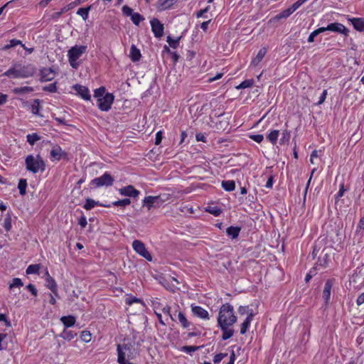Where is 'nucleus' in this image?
<instances>
[{"label":"nucleus","instance_id":"1","mask_svg":"<svg viewBox=\"0 0 364 364\" xmlns=\"http://www.w3.org/2000/svg\"><path fill=\"white\" fill-rule=\"evenodd\" d=\"M135 344L134 338H124L122 344L117 345V361L119 364H134L129 360L134 359L139 355Z\"/></svg>","mask_w":364,"mask_h":364},{"label":"nucleus","instance_id":"2","mask_svg":"<svg viewBox=\"0 0 364 364\" xmlns=\"http://www.w3.org/2000/svg\"><path fill=\"white\" fill-rule=\"evenodd\" d=\"M35 72L36 68L32 65L14 64L5 72L4 75L13 78H26L33 76Z\"/></svg>","mask_w":364,"mask_h":364},{"label":"nucleus","instance_id":"3","mask_svg":"<svg viewBox=\"0 0 364 364\" xmlns=\"http://www.w3.org/2000/svg\"><path fill=\"white\" fill-rule=\"evenodd\" d=\"M221 321L222 324L233 325L237 321V316L234 314L233 306L229 303H226L220 309L218 324Z\"/></svg>","mask_w":364,"mask_h":364},{"label":"nucleus","instance_id":"4","mask_svg":"<svg viewBox=\"0 0 364 364\" xmlns=\"http://www.w3.org/2000/svg\"><path fill=\"white\" fill-rule=\"evenodd\" d=\"M26 169L33 173H36L39 171H44L46 164L40 155L34 157L33 155H28L25 160Z\"/></svg>","mask_w":364,"mask_h":364},{"label":"nucleus","instance_id":"5","mask_svg":"<svg viewBox=\"0 0 364 364\" xmlns=\"http://www.w3.org/2000/svg\"><path fill=\"white\" fill-rule=\"evenodd\" d=\"M86 46H75L68 50V60L72 68L76 69L79 66L77 60L86 52Z\"/></svg>","mask_w":364,"mask_h":364},{"label":"nucleus","instance_id":"6","mask_svg":"<svg viewBox=\"0 0 364 364\" xmlns=\"http://www.w3.org/2000/svg\"><path fill=\"white\" fill-rule=\"evenodd\" d=\"M164 202V200L161 198V196H149L143 200V206L146 207L148 210H151L152 208H159Z\"/></svg>","mask_w":364,"mask_h":364},{"label":"nucleus","instance_id":"7","mask_svg":"<svg viewBox=\"0 0 364 364\" xmlns=\"http://www.w3.org/2000/svg\"><path fill=\"white\" fill-rule=\"evenodd\" d=\"M114 96L112 93L107 92L104 97L97 99V104L99 109L104 112H107L110 109L111 106L114 102Z\"/></svg>","mask_w":364,"mask_h":364},{"label":"nucleus","instance_id":"8","mask_svg":"<svg viewBox=\"0 0 364 364\" xmlns=\"http://www.w3.org/2000/svg\"><path fill=\"white\" fill-rule=\"evenodd\" d=\"M132 247L136 252L148 261L152 260V257L146 250L145 245L140 240H135L132 242Z\"/></svg>","mask_w":364,"mask_h":364},{"label":"nucleus","instance_id":"9","mask_svg":"<svg viewBox=\"0 0 364 364\" xmlns=\"http://www.w3.org/2000/svg\"><path fill=\"white\" fill-rule=\"evenodd\" d=\"M113 182L114 178L112 176L106 172L102 176L94 178L91 181V184L95 185L96 187L110 186L113 184Z\"/></svg>","mask_w":364,"mask_h":364},{"label":"nucleus","instance_id":"10","mask_svg":"<svg viewBox=\"0 0 364 364\" xmlns=\"http://www.w3.org/2000/svg\"><path fill=\"white\" fill-rule=\"evenodd\" d=\"M151 31L156 38H161L164 36V25L159 21L158 18H154L150 21Z\"/></svg>","mask_w":364,"mask_h":364},{"label":"nucleus","instance_id":"11","mask_svg":"<svg viewBox=\"0 0 364 364\" xmlns=\"http://www.w3.org/2000/svg\"><path fill=\"white\" fill-rule=\"evenodd\" d=\"M328 31L343 34L346 37L349 35V30L341 23H331L328 24Z\"/></svg>","mask_w":364,"mask_h":364},{"label":"nucleus","instance_id":"12","mask_svg":"<svg viewBox=\"0 0 364 364\" xmlns=\"http://www.w3.org/2000/svg\"><path fill=\"white\" fill-rule=\"evenodd\" d=\"M119 193L122 196L133 197L134 198H137L140 193V192L132 185L121 188L119 190Z\"/></svg>","mask_w":364,"mask_h":364},{"label":"nucleus","instance_id":"13","mask_svg":"<svg viewBox=\"0 0 364 364\" xmlns=\"http://www.w3.org/2000/svg\"><path fill=\"white\" fill-rule=\"evenodd\" d=\"M330 261L329 255L326 251V250H323L321 254L318 256V259L317 262L316 263L314 269H320V267L324 268L328 265V262Z\"/></svg>","mask_w":364,"mask_h":364},{"label":"nucleus","instance_id":"14","mask_svg":"<svg viewBox=\"0 0 364 364\" xmlns=\"http://www.w3.org/2000/svg\"><path fill=\"white\" fill-rule=\"evenodd\" d=\"M40 80L41 82H48L52 80L55 77V73L50 68H43L40 70Z\"/></svg>","mask_w":364,"mask_h":364},{"label":"nucleus","instance_id":"15","mask_svg":"<svg viewBox=\"0 0 364 364\" xmlns=\"http://www.w3.org/2000/svg\"><path fill=\"white\" fill-rule=\"evenodd\" d=\"M50 159L52 161L57 160L60 161L62 158H67L68 154L63 151L60 146L56 145L55 146L50 153Z\"/></svg>","mask_w":364,"mask_h":364},{"label":"nucleus","instance_id":"16","mask_svg":"<svg viewBox=\"0 0 364 364\" xmlns=\"http://www.w3.org/2000/svg\"><path fill=\"white\" fill-rule=\"evenodd\" d=\"M73 89L83 100H90L91 96L90 94V91L87 87L77 84L73 86Z\"/></svg>","mask_w":364,"mask_h":364},{"label":"nucleus","instance_id":"17","mask_svg":"<svg viewBox=\"0 0 364 364\" xmlns=\"http://www.w3.org/2000/svg\"><path fill=\"white\" fill-rule=\"evenodd\" d=\"M191 310L194 316L203 319H209L208 312L203 308L191 305Z\"/></svg>","mask_w":364,"mask_h":364},{"label":"nucleus","instance_id":"18","mask_svg":"<svg viewBox=\"0 0 364 364\" xmlns=\"http://www.w3.org/2000/svg\"><path fill=\"white\" fill-rule=\"evenodd\" d=\"M218 326L223 331L222 339L223 341L228 340L233 336L235 331L232 328H229L231 325L222 324L220 321Z\"/></svg>","mask_w":364,"mask_h":364},{"label":"nucleus","instance_id":"19","mask_svg":"<svg viewBox=\"0 0 364 364\" xmlns=\"http://www.w3.org/2000/svg\"><path fill=\"white\" fill-rule=\"evenodd\" d=\"M47 277L46 279V287L56 296H58V286L53 277H51L48 271L46 273Z\"/></svg>","mask_w":364,"mask_h":364},{"label":"nucleus","instance_id":"20","mask_svg":"<svg viewBox=\"0 0 364 364\" xmlns=\"http://www.w3.org/2000/svg\"><path fill=\"white\" fill-rule=\"evenodd\" d=\"M333 287V280L328 279L324 286L323 291V297L325 299L326 303H328L331 298V291Z\"/></svg>","mask_w":364,"mask_h":364},{"label":"nucleus","instance_id":"21","mask_svg":"<svg viewBox=\"0 0 364 364\" xmlns=\"http://www.w3.org/2000/svg\"><path fill=\"white\" fill-rule=\"evenodd\" d=\"M349 20L351 21L354 28L356 31H360V32L364 31V18H350Z\"/></svg>","mask_w":364,"mask_h":364},{"label":"nucleus","instance_id":"22","mask_svg":"<svg viewBox=\"0 0 364 364\" xmlns=\"http://www.w3.org/2000/svg\"><path fill=\"white\" fill-rule=\"evenodd\" d=\"M129 57L133 62H137L140 60L141 55L140 50L135 45H132L130 48Z\"/></svg>","mask_w":364,"mask_h":364},{"label":"nucleus","instance_id":"23","mask_svg":"<svg viewBox=\"0 0 364 364\" xmlns=\"http://www.w3.org/2000/svg\"><path fill=\"white\" fill-rule=\"evenodd\" d=\"M253 316H254L253 311L251 310L250 313H249V315L247 316V317L246 318L245 321L241 324V328H240V333L241 334H245L247 332L248 326H250V324L253 318Z\"/></svg>","mask_w":364,"mask_h":364},{"label":"nucleus","instance_id":"24","mask_svg":"<svg viewBox=\"0 0 364 364\" xmlns=\"http://www.w3.org/2000/svg\"><path fill=\"white\" fill-rule=\"evenodd\" d=\"M241 230L240 227L230 226L226 229L227 235L232 239H236Z\"/></svg>","mask_w":364,"mask_h":364},{"label":"nucleus","instance_id":"25","mask_svg":"<svg viewBox=\"0 0 364 364\" xmlns=\"http://www.w3.org/2000/svg\"><path fill=\"white\" fill-rule=\"evenodd\" d=\"M60 321L66 328H68L75 324V318L73 316H64L60 318Z\"/></svg>","mask_w":364,"mask_h":364},{"label":"nucleus","instance_id":"26","mask_svg":"<svg viewBox=\"0 0 364 364\" xmlns=\"http://www.w3.org/2000/svg\"><path fill=\"white\" fill-rule=\"evenodd\" d=\"M176 1V0H159L158 6L161 10H166L173 6Z\"/></svg>","mask_w":364,"mask_h":364},{"label":"nucleus","instance_id":"27","mask_svg":"<svg viewBox=\"0 0 364 364\" xmlns=\"http://www.w3.org/2000/svg\"><path fill=\"white\" fill-rule=\"evenodd\" d=\"M266 53L267 49L265 48H261L257 53V56L252 60V64L257 65L262 60Z\"/></svg>","mask_w":364,"mask_h":364},{"label":"nucleus","instance_id":"28","mask_svg":"<svg viewBox=\"0 0 364 364\" xmlns=\"http://www.w3.org/2000/svg\"><path fill=\"white\" fill-rule=\"evenodd\" d=\"M222 187L226 191H232L235 190V183L234 181H232V180L223 181H222Z\"/></svg>","mask_w":364,"mask_h":364},{"label":"nucleus","instance_id":"29","mask_svg":"<svg viewBox=\"0 0 364 364\" xmlns=\"http://www.w3.org/2000/svg\"><path fill=\"white\" fill-rule=\"evenodd\" d=\"M41 265L40 264H31L27 267L26 272L27 274H39V269H41Z\"/></svg>","mask_w":364,"mask_h":364},{"label":"nucleus","instance_id":"30","mask_svg":"<svg viewBox=\"0 0 364 364\" xmlns=\"http://www.w3.org/2000/svg\"><path fill=\"white\" fill-rule=\"evenodd\" d=\"M178 321L183 328H186L190 326V322L186 318L185 314L180 311L178 315Z\"/></svg>","mask_w":364,"mask_h":364},{"label":"nucleus","instance_id":"31","mask_svg":"<svg viewBox=\"0 0 364 364\" xmlns=\"http://www.w3.org/2000/svg\"><path fill=\"white\" fill-rule=\"evenodd\" d=\"M18 45H21L23 48H26V46L24 44L22 43V42L20 41V40H17V39H11L10 41H9V43L6 45L4 48H3V50H9L11 48H14Z\"/></svg>","mask_w":364,"mask_h":364},{"label":"nucleus","instance_id":"32","mask_svg":"<svg viewBox=\"0 0 364 364\" xmlns=\"http://www.w3.org/2000/svg\"><path fill=\"white\" fill-rule=\"evenodd\" d=\"M33 91V88L32 87H15L14 89V92L15 94L23 95L28 92H31Z\"/></svg>","mask_w":364,"mask_h":364},{"label":"nucleus","instance_id":"33","mask_svg":"<svg viewBox=\"0 0 364 364\" xmlns=\"http://www.w3.org/2000/svg\"><path fill=\"white\" fill-rule=\"evenodd\" d=\"M77 336V333L73 331H67L64 330L63 332L60 334V336L67 341H70L73 339Z\"/></svg>","mask_w":364,"mask_h":364},{"label":"nucleus","instance_id":"34","mask_svg":"<svg viewBox=\"0 0 364 364\" xmlns=\"http://www.w3.org/2000/svg\"><path fill=\"white\" fill-rule=\"evenodd\" d=\"M27 182L26 179L21 178L18 181V188L21 196H24L26 193Z\"/></svg>","mask_w":364,"mask_h":364},{"label":"nucleus","instance_id":"35","mask_svg":"<svg viewBox=\"0 0 364 364\" xmlns=\"http://www.w3.org/2000/svg\"><path fill=\"white\" fill-rule=\"evenodd\" d=\"M293 13L294 12L292 11L291 9L289 7L288 9L284 10L283 11L275 16L274 18L277 20H279L281 18H287Z\"/></svg>","mask_w":364,"mask_h":364},{"label":"nucleus","instance_id":"36","mask_svg":"<svg viewBox=\"0 0 364 364\" xmlns=\"http://www.w3.org/2000/svg\"><path fill=\"white\" fill-rule=\"evenodd\" d=\"M278 136L279 131L273 130L267 135V138L272 144H275L277 143Z\"/></svg>","mask_w":364,"mask_h":364},{"label":"nucleus","instance_id":"37","mask_svg":"<svg viewBox=\"0 0 364 364\" xmlns=\"http://www.w3.org/2000/svg\"><path fill=\"white\" fill-rule=\"evenodd\" d=\"M131 20L134 24L139 26L140 22L144 20V18L139 13H134L131 16Z\"/></svg>","mask_w":364,"mask_h":364},{"label":"nucleus","instance_id":"38","mask_svg":"<svg viewBox=\"0 0 364 364\" xmlns=\"http://www.w3.org/2000/svg\"><path fill=\"white\" fill-rule=\"evenodd\" d=\"M91 9V6L87 7V8H80L77 11V14L82 16L83 20H87L88 18V14Z\"/></svg>","mask_w":364,"mask_h":364},{"label":"nucleus","instance_id":"39","mask_svg":"<svg viewBox=\"0 0 364 364\" xmlns=\"http://www.w3.org/2000/svg\"><path fill=\"white\" fill-rule=\"evenodd\" d=\"M99 202L95 201L93 199L91 198H87L85 200V203L83 205V208L87 210H91L92 208H94L95 205H98Z\"/></svg>","mask_w":364,"mask_h":364},{"label":"nucleus","instance_id":"40","mask_svg":"<svg viewBox=\"0 0 364 364\" xmlns=\"http://www.w3.org/2000/svg\"><path fill=\"white\" fill-rule=\"evenodd\" d=\"M290 136H291L290 132L285 129L282 132V136L281 139H279L280 144H288L290 140Z\"/></svg>","mask_w":364,"mask_h":364},{"label":"nucleus","instance_id":"41","mask_svg":"<svg viewBox=\"0 0 364 364\" xmlns=\"http://www.w3.org/2000/svg\"><path fill=\"white\" fill-rule=\"evenodd\" d=\"M26 139H27V141L31 145H34V144L37 141L40 140L41 137H40V136L37 133H33V134H28L27 136H26Z\"/></svg>","mask_w":364,"mask_h":364},{"label":"nucleus","instance_id":"42","mask_svg":"<svg viewBox=\"0 0 364 364\" xmlns=\"http://www.w3.org/2000/svg\"><path fill=\"white\" fill-rule=\"evenodd\" d=\"M181 38V36H179L176 39L172 38L170 36L167 37V42L170 47L173 48H176L179 45V41Z\"/></svg>","mask_w":364,"mask_h":364},{"label":"nucleus","instance_id":"43","mask_svg":"<svg viewBox=\"0 0 364 364\" xmlns=\"http://www.w3.org/2000/svg\"><path fill=\"white\" fill-rule=\"evenodd\" d=\"M131 203V200L129 198H124L122 200H116L112 203V205L114 206H121L125 207Z\"/></svg>","mask_w":364,"mask_h":364},{"label":"nucleus","instance_id":"44","mask_svg":"<svg viewBox=\"0 0 364 364\" xmlns=\"http://www.w3.org/2000/svg\"><path fill=\"white\" fill-rule=\"evenodd\" d=\"M200 348V346H185L181 348V350L186 353L191 354V353H193L198 350Z\"/></svg>","mask_w":364,"mask_h":364},{"label":"nucleus","instance_id":"45","mask_svg":"<svg viewBox=\"0 0 364 364\" xmlns=\"http://www.w3.org/2000/svg\"><path fill=\"white\" fill-rule=\"evenodd\" d=\"M23 285L22 281L19 278H14L12 280V282L9 284V289L12 290L15 287L20 288Z\"/></svg>","mask_w":364,"mask_h":364},{"label":"nucleus","instance_id":"46","mask_svg":"<svg viewBox=\"0 0 364 364\" xmlns=\"http://www.w3.org/2000/svg\"><path fill=\"white\" fill-rule=\"evenodd\" d=\"M11 217L9 213H8L6 215V218L4 219V228H5V230L9 232L11 230Z\"/></svg>","mask_w":364,"mask_h":364},{"label":"nucleus","instance_id":"47","mask_svg":"<svg viewBox=\"0 0 364 364\" xmlns=\"http://www.w3.org/2000/svg\"><path fill=\"white\" fill-rule=\"evenodd\" d=\"M84 0H75L73 2H71L68 5L64 6L63 8V12H67L74 8L75 6L80 4Z\"/></svg>","mask_w":364,"mask_h":364},{"label":"nucleus","instance_id":"48","mask_svg":"<svg viewBox=\"0 0 364 364\" xmlns=\"http://www.w3.org/2000/svg\"><path fill=\"white\" fill-rule=\"evenodd\" d=\"M105 95V87H100L96 90H95L94 92V97L99 99L102 97H104Z\"/></svg>","mask_w":364,"mask_h":364},{"label":"nucleus","instance_id":"49","mask_svg":"<svg viewBox=\"0 0 364 364\" xmlns=\"http://www.w3.org/2000/svg\"><path fill=\"white\" fill-rule=\"evenodd\" d=\"M43 90L49 92H55L57 91L56 82H53L43 87Z\"/></svg>","mask_w":364,"mask_h":364},{"label":"nucleus","instance_id":"50","mask_svg":"<svg viewBox=\"0 0 364 364\" xmlns=\"http://www.w3.org/2000/svg\"><path fill=\"white\" fill-rule=\"evenodd\" d=\"M346 188H344V184L342 183L340 186V189L338 192V193L336 194V201H335V204L337 205L338 201H339V199L343 196L345 191H346Z\"/></svg>","mask_w":364,"mask_h":364},{"label":"nucleus","instance_id":"51","mask_svg":"<svg viewBox=\"0 0 364 364\" xmlns=\"http://www.w3.org/2000/svg\"><path fill=\"white\" fill-rule=\"evenodd\" d=\"M134 303H141L143 304V301L141 299H138L135 296H129L126 299V304L127 305H132Z\"/></svg>","mask_w":364,"mask_h":364},{"label":"nucleus","instance_id":"52","mask_svg":"<svg viewBox=\"0 0 364 364\" xmlns=\"http://www.w3.org/2000/svg\"><path fill=\"white\" fill-rule=\"evenodd\" d=\"M39 103L40 100L36 99L34 100V103L31 105V112L33 114H38L39 111Z\"/></svg>","mask_w":364,"mask_h":364},{"label":"nucleus","instance_id":"53","mask_svg":"<svg viewBox=\"0 0 364 364\" xmlns=\"http://www.w3.org/2000/svg\"><path fill=\"white\" fill-rule=\"evenodd\" d=\"M122 11L123 15L126 16H132V15L134 14L133 9L127 5H124L122 7Z\"/></svg>","mask_w":364,"mask_h":364},{"label":"nucleus","instance_id":"54","mask_svg":"<svg viewBox=\"0 0 364 364\" xmlns=\"http://www.w3.org/2000/svg\"><path fill=\"white\" fill-rule=\"evenodd\" d=\"M81 339L87 343L91 340V333L89 331H83L81 333Z\"/></svg>","mask_w":364,"mask_h":364},{"label":"nucleus","instance_id":"55","mask_svg":"<svg viewBox=\"0 0 364 364\" xmlns=\"http://www.w3.org/2000/svg\"><path fill=\"white\" fill-rule=\"evenodd\" d=\"M227 355H228V353H223L216 354L213 358L214 363H219L222 360V359L225 358Z\"/></svg>","mask_w":364,"mask_h":364},{"label":"nucleus","instance_id":"56","mask_svg":"<svg viewBox=\"0 0 364 364\" xmlns=\"http://www.w3.org/2000/svg\"><path fill=\"white\" fill-rule=\"evenodd\" d=\"M207 210L215 216H218L221 213V210L217 207H210Z\"/></svg>","mask_w":364,"mask_h":364},{"label":"nucleus","instance_id":"57","mask_svg":"<svg viewBox=\"0 0 364 364\" xmlns=\"http://www.w3.org/2000/svg\"><path fill=\"white\" fill-rule=\"evenodd\" d=\"M252 309H249V307L247 306H240L238 308V312L241 315H244L245 314H247L249 315V313H250V311Z\"/></svg>","mask_w":364,"mask_h":364},{"label":"nucleus","instance_id":"58","mask_svg":"<svg viewBox=\"0 0 364 364\" xmlns=\"http://www.w3.org/2000/svg\"><path fill=\"white\" fill-rule=\"evenodd\" d=\"M250 138L257 143H260L262 141L264 136L262 134H252L250 136Z\"/></svg>","mask_w":364,"mask_h":364},{"label":"nucleus","instance_id":"59","mask_svg":"<svg viewBox=\"0 0 364 364\" xmlns=\"http://www.w3.org/2000/svg\"><path fill=\"white\" fill-rule=\"evenodd\" d=\"M304 1L302 0H298L295 3H294L290 7L292 11L294 12L297 9H299L302 4Z\"/></svg>","mask_w":364,"mask_h":364},{"label":"nucleus","instance_id":"60","mask_svg":"<svg viewBox=\"0 0 364 364\" xmlns=\"http://www.w3.org/2000/svg\"><path fill=\"white\" fill-rule=\"evenodd\" d=\"M241 83H242V87H243L244 89L250 87L254 84V80L253 79L245 80L243 82H242Z\"/></svg>","mask_w":364,"mask_h":364},{"label":"nucleus","instance_id":"61","mask_svg":"<svg viewBox=\"0 0 364 364\" xmlns=\"http://www.w3.org/2000/svg\"><path fill=\"white\" fill-rule=\"evenodd\" d=\"M26 289L31 291V294L33 296H37V289H36L35 286L32 284H28L26 286Z\"/></svg>","mask_w":364,"mask_h":364},{"label":"nucleus","instance_id":"62","mask_svg":"<svg viewBox=\"0 0 364 364\" xmlns=\"http://www.w3.org/2000/svg\"><path fill=\"white\" fill-rule=\"evenodd\" d=\"M326 96H327V90H324L321 94V95L319 97V100L318 102L316 103V105H321L324 102L326 98Z\"/></svg>","mask_w":364,"mask_h":364},{"label":"nucleus","instance_id":"63","mask_svg":"<svg viewBox=\"0 0 364 364\" xmlns=\"http://www.w3.org/2000/svg\"><path fill=\"white\" fill-rule=\"evenodd\" d=\"M78 223L79 225L82 228H85V226L87 225V219L85 218V215H82L80 219H79V221H78Z\"/></svg>","mask_w":364,"mask_h":364},{"label":"nucleus","instance_id":"64","mask_svg":"<svg viewBox=\"0 0 364 364\" xmlns=\"http://www.w3.org/2000/svg\"><path fill=\"white\" fill-rule=\"evenodd\" d=\"M357 228V231L364 230V214L363 216L360 218Z\"/></svg>","mask_w":364,"mask_h":364}]
</instances>
